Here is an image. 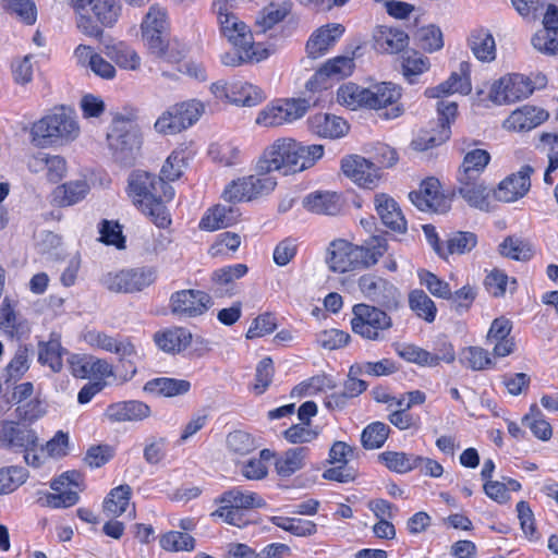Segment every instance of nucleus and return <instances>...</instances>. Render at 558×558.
Wrapping results in <instances>:
<instances>
[{
	"label": "nucleus",
	"mask_w": 558,
	"mask_h": 558,
	"mask_svg": "<svg viewBox=\"0 0 558 558\" xmlns=\"http://www.w3.org/2000/svg\"><path fill=\"white\" fill-rule=\"evenodd\" d=\"M276 457V452L270 449H263L258 457L248 459L242 464V475L251 481H259L268 475V463Z\"/></svg>",
	"instance_id": "obj_64"
},
{
	"label": "nucleus",
	"mask_w": 558,
	"mask_h": 558,
	"mask_svg": "<svg viewBox=\"0 0 558 558\" xmlns=\"http://www.w3.org/2000/svg\"><path fill=\"white\" fill-rule=\"evenodd\" d=\"M248 272L246 264L238 263L215 269L210 275V282L221 295L233 296L239 292L236 280Z\"/></svg>",
	"instance_id": "obj_37"
},
{
	"label": "nucleus",
	"mask_w": 558,
	"mask_h": 558,
	"mask_svg": "<svg viewBox=\"0 0 558 558\" xmlns=\"http://www.w3.org/2000/svg\"><path fill=\"white\" fill-rule=\"evenodd\" d=\"M88 342L92 347L117 354L121 361L137 353L130 338H114L104 331L89 332Z\"/></svg>",
	"instance_id": "obj_41"
},
{
	"label": "nucleus",
	"mask_w": 558,
	"mask_h": 558,
	"mask_svg": "<svg viewBox=\"0 0 558 558\" xmlns=\"http://www.w3.org/2000/svg\"><path fill=\"white\" fill-rule=\"evenodd\" d=\"M133 205L158 228H169L172 219L167 205L174 198V189L162 178L144 171L131 172L126 187Z\"/></svg>",
	"instance_id": "obj_2"
},
{
	"label": "nucleus",
	"mask_w": 558,
	"mask_h": 558,
	"mask_svg": "<svg viewBox=\"0 0 558 558\" xmlns=\"http://www.w3.org/2000/svg\"><path fill=\"white\" fill-rule=\"evenodd\" d=\"M522 485L519 481L512 478V477H506L505 482L499 481H486L483 484V490L485 495L490 498L492 500L502 505L510 501L511 492H519L521 490Z\"/></svg>",
	"instance_id": "obj_62"
},
{
	"label": "nucleus",
	"mask_w": 558,
	"mask_h": 558,
	"mask_svg": "<svg viewBox=\"0 0 558 558\" xmlns=\"http://www.w3.org/2000/svg\"><path fill=\"white\" fill-rule=\"evenodd\" d=\"M320 144L304 145L293 137H279L268 145L257 161V169L264 174L278 171L284 175L307 170L324 156Z\"/></svg>",
	"instance_id": "obj_3"
},
{
	"label": "nucleus",
	"mask_w": 558,
	"mask_h": 558,
	"mask_svg": "<svg viewBox=\"0 0 558 558\" xmlns=\"http://www.w3.org/2000/svg\"><path fill=\"white\" fill-rule=\"evenodd\" d=\"M535 90V83L529 76L512 73L500 77L493 86L494 99L512 104L527 98Z\"/></svg>",
	"instance_id": "obj_20"
},
{
	"label": "nucleus",
	"mask_w": 558,
	"mask_h": 558,
	"mask_svg": "<svg viewBox=\"0 0 558 558\" xmlns=\"http://www.w3.org/2000/svg\"><path fill=\"white\" fill-rule=\"evenodd\" d=\"M0 329L11 339H20L26 332V326L19 322L14 306L4 298L0 306Z\"/></svg>",
	"instance_id": "obj_61"
},
{
	"label": "nucleus",
	"mask_w": 558,
	"mask_h": 558,
	"mask_svg": "<svg viewBox=\"0 0 558 558\" xmlns=\"http://www.w3.org/2000/svg\"><path fill=\"white\" fill-rule=\"evenodd\" d=\"M357 287L361 293L383 307L392 308L397 307V288L387 279L373 275H362L357 280Z\"/></svg>",
	"instance_id": "obj_22"
},
{
	"label": "nucleus",
	"mask_w": 558,
	"mask_h": 558,
	"mask_svg": "<svg viewBox=\"0 0 558 558\" xmlns=\"http://www.w3.org/2000/svg\"><path fill=\"white\" fill-rule=\"evenodd\" d=\"M345 27L340 23H328L315 29L308 37L305 50L311 59L325 56L343 36Z\"/></svg>",
	"instance_id": "obj_28"
},
{
	"label": "nucleus",
	"mask_w": 558,
	"mask_h": 558,
	"mask_svg": "<svg viewBox=\"0 0 558 558\" xmlns=\"http://www.w3.org/2000/svg\"><path fill=\"white\" fill-rule=\"evenodd\" d=\"M204 113V105L196 99L179 101L168 107L155 121L156 132L175 135L193 126Z\"/></svg>",
	"instance_id": "obj_8"
},
{
	"label": "nucleus",
	"mask_w": 558,
	"mask_h": 558,
	"mask_svg": "<svg viewBox=\"0 0 558 558\" xmlns=\"http://www.w3.org/2000/svg\"><path fill=\"white\" fill-rule=\"evenodd\" d=\"M409 198L422 211L446 213L451 205V199L441 190L439 180L434 177L423 180L420 189L412 191Z\"/></svg>",
	"instance_id": "obj_17"
},
{
	"label": "nucleus",
	"mask_w": 558,
	"mask_h": 558,
	"mask_svg": "<svg viewBox=\"0 0 558 558\" xmlns=\"http://www.w3.org/2000/svg\"><path fill=\"white\" fill-rule=\"evenodd\" d=\"M270 522L290 534L299 537L314 535L317 532V524L314 521L301 518L274 515Z\"/></svg>",
	"instance_id": "obj_59"
},
{
	"label": "nucleus",
	"mask_w": 558,
	"mask_h": 558,
	"mask_svg": "<svg viewBox=\"0 0 558 558\" xmlns=\"http://www.w3.org/2000/svg\"><path fill=\"white\" fill-rule=\"evenodd\" d=\"M374 205L377 215L387 228L399 233L407 231V220L393 197L386 193H377L374 196Z\"/></svg>",
	"instance_id": "obj_36"
},
{
	"label": "nucleus",
	"mask_w": 558,
	"mask_h": 558,
	"mask_svg": "<svg viewBox=\"0 0 558 558\" xmlns=\"http://www.w3.org/2000/svg\"><path fill=\"white\" fill-rule=\"evenodd\" d=\"M51 113L59 145L75 141L81 133V128L73 111L65 106H58L52 109Z\"/></svg>",
	"instance_id": "obj_40"
},
{
	"label": "nucleus",
	"mask_w": 558,
	"mask_h": 558,
	"mask_svg": "<svg viewBox=\"0 0 558 558\" xmlns=\"http://www.w3.org/2000/svg\"><path fill=\"white\" fill-rule=\"evenodd\" d=\"M105 54L120 69L136 71L141 66V57L125 41H118L105 46Z\"/></svg>",
	"instance_id": "obj_49"
},
{
	"label": "nucleus",
	"mask_w": 558,
	"mask_h": 558,
	"mask_svg": "<svg viewBox=\"0 0 558 558\" xmlns=\"http://www.w3.org/2000/svg\"><path fill=\"white\" fill-rule=\"evenodd\" d=\"M408 45L409 36L401 28L381 25L374 33V48L380 53H399Z\"/></svg>",
	"instance_id": "obj_39"
},
{
	"label": "nucleus",
	"mask_w": 558,
	"mask_h": 558,
	"mask_svg": "<svg viewBox=\"0 0 558 558\" xmlns=\"http://www.w3.org/2000/svg\"><path fill=\"white\" fill-rule=\"evenodd\" d=\"M357 245L344 239L332 240L326 252V264L330 271L345 274L361 269Z\"/></svg>",
	"instance_id": "obj_19"
},
{
	"label": "nucleus",
	"mask_w": 558,
	"mask_h": 558,
	"mask_svg": "<svg viewBox=\"0 0 558 558\" xmlns=\"http://www.w3.org/2000/svg\"><path fill=\"white\" fill-rule=\"evenodd\" d=\"M308 109L310 102L306 99H278L262 109L255 122L264 128L280 126L301 119Z\"/></svg>",
	"instance_id": "obj_10"
},
{
	"label": "nucleus",
	"mask_w": 558,
	"mask_h": 558,
	"mask_svg": "<svg viewBox=\"0 0 558 558\" xmlns=\"http://www.w3.org/2000/svg\"><path fill=\"white\" fill-rule=\"evenodd\" d=\"M310 453L307 447H294L275 457V471L279 477H290L305 465Z\"/></svg>",
	"instance_id": "obj_48"
},
{
	"label": "nucleus",
	"mask_w": 558,
	"mask_h": 558,
	"mask_svg": "<svg viewBox=\"0 0 558 558\" xmlns=\"http://www.w3.org/2000/svg\"><path fill=\"white\" fill-rule=\"evenodd\" d=\"M76 26L86 36L102 37V27H112L121 15L119 0H71Z\"/></svg>",
	"instance_id": "obj_5"
},
{
	"label": "nucleus",
	"mask_w": 558,
	"mask_h": 558,
	"mask_svg": "<svg viewBox=\"0 0 558 558\" xmlns=\"http://www.w3.org/2000/svg\"><path fill=\"white\" fill-rule=\"evenodd\" d=\"M499 253L504 257H507L517 262H527L534 256V248L532 244L515 235H508L499 244Z\"/></svg>",
	"instance_id": "obj_55"
},
{
	"label": "nucleus",
	"mask_w": 558,
	"mask_h": 558,
	"mask_svg": "<svg viewBox=\"0 0 558 558\" xmlns=\"http://www.w3.org/2000/svg\"><path fill=\"white\" fill-rule=\"evenodd\" d=\"M132 488L128 484H121L110 489L102 501V511L111 518H119L130 506Z\"/></svg>",
	"instance_id": "obj_50"
},
{
	"label": "nucleus",
	"mask_w": 558,
	"mask_h": 558,
	"mask_svg": "<svg viewBox=\"0 0 558 558\" xmlns=\"http://www.w3.org/2000/svg\"><path fill=\"white\" fill-rule=\"evenodd\" d=\"M414 453L387 450L378 454V461L390 472L407 474L416 469Z\"/></svg>",
	"instance_id": "obj_54"
},
{
	"label": "nucleus",
	"mask_w": 558,
	"mask_h": 558,
	"mask_svg": "<svg viewBox=\"0 0 558 558\" xmlns=\"http://www.w3.org/2000/svg\"><path fill=\"white\" fill-rule=\"evenodd\" d=\"M35 429L21 421L0 420V448L21 452L37 446Z\"/></svg>",
	"instance_id": "obj_18"
},
{
	"label": "nucleus",
	"mask_w": 558,
	"mask_h": 558,
	"mask_svg": "<svg viewBox=\"0 0 558 558\" xmlns=\"http://www.w3.org/2000/svg\"><path fill=\"white\" fill-rule=\"evenodd\" d=\"M357 250H361V254H359L361 269L369 268L377 264L387 252L388 243L380 235H372L362 245H357Z\"/></svg>",
	"instance_id": "obj_56"
},
{
	"label": "nucleus",
	"mask_w": 558,
	"mask_h": 558,
	"mask_svg": "<svg viewBox=\"0 0 558 558\" xmlns=\"http://www.w3.org/2000/svg\"><path fill=\"white\" fill-rule=\"evenodd\" d=\"M74 57L80 66L89 69L96 76L110 81L117 75L114 65L88 45L80 44L74 49Z\"/></svg>",
	"instance_id": "obj_35"
},
{
	"label": "nucleus",
	"mask_w": 558,
	"mask_h": 558,
	"mask_svg": "<svg viewBox=\"0 0 558 558\" xmlns=\"http://www.w3.org/2000/svg\"><path fill=\"white\" fill-rule=\"evenodd\" d=\"M548 117L545 109L524 105L509 114L504 121V128L511 132H529L544 123Z\"/></svg>",
	"instance_id": "obj_32"
},
{
	"label": "nucleus",
	"mask_w": 558,
	"mask_h": 558,
	"mask_svg": "<svg viewBox=\"0 0 558 558\" xmlns=\"http://www.w3.org/2000/svg\"><path fill=\"white\" fill-rule=\"evenodd\" d=\"M241 213L234 206L221 204L209 207L199 220L198 227L204 231H217L229 228L239 221Z\"/></svg>",
	"instance_id": "obj_38"
},
{
	"label": "nucleus",
	"mask_w": 558,
	"mask_h": 558,
	"mask_svg": "<svg viewBox=\"0 0 558 558\" xmlns=\"http://www.w3.org/2000/svg\"><path fill=\"white\" fill-rule=\"evenodd\" d=\"M150 407L141 400H125L109 404L105 415L111 423L138 422L148 418Z\"/></svg>",
	"instance_id": "obj_34"
},
{
	"label": "nucleus",
	"mask_w": 558,
	"mask_h": 558,
	"mask_svg": "<svg viewBox=\"0 0 558 558\" xmlns=\"http://www.w3.org/2000/svg\"><path fill=\"white\" fill-rule=\"evenodd\" d=\"M168 27L166 9L158 4H153L141 24L142 37L146 41L148 49L161 50L162 40L167 38Z\"/></svg>",
	"instance_id": "obj_24"
},
{
	"label": "nucleus",
	"mask_w": 558,
	"mask_h": 558,
	"mask_svg": "<svg viewBox=\"0 0 558 558\" xmlns=\"http://www.w3.org/2000/svg\"><path fill=\"white\" fill-rule=\"evenodd\" d=\"M157 279L154 267H136L110 271L105 275L104 286L116 293H135L151 286Z\"/></svg>",
	"instance_id": "obj_11"
},
{
	"label": "nucleus",
	"mask_w": 558,
	"mask_h": 558,
	"mask_svg": "<svg viewBox=\"0 0 558 558\" xmlns=\"http://www.w3.org/2000/svg\"><path fill=\"white\" fill-rule=\"evenodd\" d=\"M291 11L292 2L289 0L282 3L270 2L259 11L256 24L262 32H267L282 22Z\"/></svg>",
	"instance_id": "obj_53"
},
{
	"label": "nucleus",
	"mask_w": 558,
	"mask_h": 558,
	"mask_svg": "<svg viewBox=\"0 0 558 558\" xmlns=\"http://www.w3.org/2000/svg\"><path fill=\"white\" fill-rule=\"evenodd\" d=\"M460 362L464 367L472 371H484L495 365L493 354L486 349L476 345L463 348Z\"/></svg>",
	"instance_id": "obj_63"
},
{
	"label": "nucleus",
	"mask_w": 558,
	"mask_h": 558,
	"mask_svg": "<svg viewBox=\"0 0 558 558\" xmlns=\"http://www.w3.org/2000/svg\"><path fill=\"white\" fill-rule=\"evenodd\" d=\"M89 192L86 181H69L57 185L50 194V203L54 207H69L83 201Z\"/></svg>",
	"instance_id": "obj_43"
},
{
	"label": "nucleus",
	"mask_w": 558,
	"mask_h": 558,
	"mask_svg": "<svg viewBox=\"0 0 558 558\" xmlns=\"http://www.w3.org/2000/svg\"><path fill=\"white\" fill-rule=\"evenodd\" d=\"M353 453V448L344 441H335L329 450L328 461L335 466L324 471L323 477L338 483H349L355 480V472L348 468V456Z\"/></svg>",
	"instance_id": "obj_29"
},
{
	"label": "nucleus",
	"mask_w": 558,
	"mask_h": 558,
	"mask_svg": "<svg viewBox=\"0 0 558 558\" xmlns=\"http://www.w3.org/2000/svg\"><path fill=\"white\" fill-rule=\"evenodd\" d=\"M187 149L186 147L175 148L166 159L165 163L160 169L159 178L162 181L174 182L183 175V171L187 165Z\"/></svg>",
	"instance_id": "obj_57"
},
{
	"label": "nucleus",
	"mask_w": 558,
	"mask_h": 558,
	"mask_svg": "<svg viewBox=\"0 0 558 558\" xmlns=\"http://www.w3.org/2000/svg\"><path fill=\"white\" fill-rule=\"evenodd\" d=\"M468 46L475 58L482 62H492L496 58V43L493 34L484 27L471 31Z\"/></svg>",
	"instance_id": "obj_47"
},
{
	"label": "nucleus",
	"mask_w": 558,
	"mask_h": 558,
	"mask_svg": "<svg viewBox=\"0 0 558 558\" xmlns=\"http://www.w3.org/2000/svg\"><path fill=\"white\" fill-rule=\"evenodd\" d=\"M306 124L313 135L325 140L344 137L350 131V124L345 119L328 112H317L310 116Z\"/></svg>",
	"instance_id": "obj_26"
},
{
	"label": "nucleus",
	"mask_w": 558,
	"mask_h": 558,
	"mask_svg": "<svg viewBox=\"0 0 558 558\" xmlns=\"http://www.w3.org/2000/svg\"><path fill=\"white\" fill-rule=\"evenodd\" d=\"M366 109L379 111L390 108L385 114L387 119H395L402 114L403 108L399 105L402 88L391 82H380L367 87Z\"/></svg>",
	"instance_id": "obj_16"
},
{
	"label": "nucleus",
	"mask_w": 558,
	"mask_h": 558,
	"mask_svg": "<svg viewBox=\"0 0 558 558\" xmlns=\"http://www.w3.org/2000/svg\"><path fill=\"white\" fill-rule=\"evenodd\" d=\"M533 172L532 166L524 165L517 172L507 175L499 182L496 197L506 203H512L524 197L531 189Z\"/></svg>",
	"instance_id": "obj_27"
},
{
	"label": "nucleus",
	"mask_w": 558,
	"mask_h": 558,
	"mask_svg": "<svg viewBox=\"0 0 558 558\" xmlns=\"http://www.w3.org/2000/svg\"><path fill=\"white\" fill-rule=\"evenodd\" d=\"M512 328V322L506 316H499L492 322L486 335V344L492 347L494 357H506L515 351Z\"/></svg>",
	"instance_id": "obj_25"
},
{
	"label": "nucleus",
	"mask_w": 558,
	"mask_h": 558,
	"mask_svg": "<svg viewBox=\"0 0 558 558\" xmlns=\"http://www.w3.org/2000/svg\"><path fill=\"white\" fill-rule=\"evenodd\" d=\"M477 244V236L469 231H456L445 242V250H441L442 258L449 255H463L471 252Z\"/></svg>",
	"instance_id": "obj_60"
},
{
	"label": "nucleus",
	"mask_w": 558,
	"mask_h": 558,
	"mask_svg": "<svg viewBox=\"0 0 558 558\" xmlns=\"http://www.w3.org/2000/svg\"><path fill=\"white\" fill-rule=\"evenodd\" d=\"M215 504L217 508L210 513L211 518L242 529L251 523L250 512L264 507L266 501L259 494L235 486L219 495Z\"/></svg>",
	"instance_id": "obj_6"
},
{
	"label": "nucleus",
	"mask_w": 558,
	"mask_h": 558,
	"mask_svg": "<svg viewBox=\"0 0 558 558\" xmlns=\"http://www.w3.org/2000/svg\"><path fill=\"white\" fill-rule=\"evenodd\" d=\"M66 349L61 343L59 333L51 332L47 341L38 343V362L47 366L53 373H60L63 369V355Z\"/></svg>",
	"instance_id": "obj_44"
},
{
	"label": "nucleus",
	"mask_w": 558,
	"mask_h": 558,
	"mask_svg": "<svg viewBox=\"0 0 558 558\" xmlns=\"http://www.w3.org/2000/svg\"><path fill=\"white\" fill-rule=\"evenodd\" d=\"M368 89L349 82L339 86L337 101L351 110L366 109Z\"/></svg>",
	"instance_id": "obj_58"
},
{
	"label": "nucleus",
	"mask_w": 558,
	"mask_h": 558,
	"mask_svg": "<svg viewBox=\"0 0 558 558\" xmlns=\"http://www.w3.org/2000/svg\"><path fill=\"white\" fill-rule=\"evenodd\" d=\"M521 423L539 441L547 442L553 438L554 427L536 403L529 407V411L522 416Z\"/></svg>",
	"instance_id": "obj_46"
},
{
	"label": "nucleus",
	"mask_w": 558,
	"mask_h": 558,
	"mask_svg": "<svg viewBox=\"0 0 558 558\" xmlns=\"http://www.w3.org/2000/svg\"><path fill=\"white\" fill-rule=\"evenodd\" d=\"M27 168L34 174L45 173L47 181L56 184L65 177L66 160L60 155L38 151L28 158Z\"/></svg>",
	"instance_id": "obj_30"
},
{
	"label": "nucleus",
	"mask_w": 558,
	"mask_h": 558,
	"mask_svg": "<svg viewBox=\"0 0 558 558\" xmlns=\"http://www.w3.org/2000/svg\"><path fill=\"white\" fill-rule=\"evenodd\" d=\"M234 9V0H214L213 2V11L217 16L220 34L234 49L233 52L228 51L221 54V63L235 68L266 60L271 54V50L265 44L254 40L250 26L236 16Z\"/></svg>",
	"instance_id": "obj_1"
},
{
	"label": "nucleus",
	"mask_w": 558,
	"mask_h": 558,
	"mask_svg": "<svg viewBox=\"0 0 558 558\" xmlns=\"http://www.w3.org/2000/svg\"><path fill=\"white\" fill-rule=\"evenodd\" d=\"M191 383L186 379L172 377H156L144 384L146 393L163 398H174L186 395L191 390Z\"/></svg>",
	"instance_id": "obj_45"
},
{
	"label": "nucleus",
	"mask_w": 558,
	"mask_h": 558,
	"mask_svg": "<svg viewBox=\"0 0 558 558\" xmlns=\"http://www.w3.org/2000/svg\"><path fill=\"white\" fill-rule=\"evenodd\" d=\"M29 134L31 141L36 147L47 148L59 146L51 112L35 121L31 126Z\"/></svg>",
	"instance_id": "obj_52"
},
{
	"label": "nucleus",
	"mask_w": 558,
	"mask_h": 558,
	"mask_svg": "<svg viewBox=\"0 0 558 558\" xmlns=\"http://www.w3.org/2000/svg\"><path fill=\"white\" fill-rule=\"evenodd\" d=\"M210 90L217 99L247 107L256 106L265 98L259 87L242 81L215 82Z\"/></svg>",
	"instance_id": "obj_14"
},
{
	"label": "nucleus",
	"mask_w": 558,
	"mask_h": 558,
	"mask_svg": "<svg viewBox=\"0 0 558 558\" xmlns=\"http://www.w3.org/2000/svg\"><path fill=\"white\" fill-rule=\"evenodd\" d=\"M438 124L437 129L423 131L413 140L412 146L415 150L424 151L441 145L450 138L451 124L458 117V104L454 101L439 100L437 102Z\"/></svg>",
	"instance_id": "obj_12"
},
{
	"label": "nucleus",
	"mask_w": 558,
	"mask_h": 558,
	"mask_svg": "<svg viewBox=\"0 0 558 558\" xmlns=\"http://www.w3.org/2000/svg\"><path fill=\"white\" fill-rule=\"evenodd\" d=\"M459 70V73L452 72L445 82L435 87L427 88L425 95L429 98H444L454 93H460L462 95L470 94L472 90L470 63L466 61L461 62Z\"/></svg>",
	"instance_id": "obj_33"
},
{
	"label": "nucleus",
	"mask_w": 558,
	"mask_h": 558,
	"mask_svg": "<svg viewBox=\"0 0 558 558\" xmlns=\"http://www.w3.org/2000/svg\"><path fill=\"white\" fill-rule=\"evenodd\" d=\"M66 362L70 374L77 379H107L113 375L110 363L92 354L71 353Z\"/></svg>",
	"instance_id": "obj_21"
},
{
	"label": "nucleus",
	"mask_w": 558,
	"mask_h": 558,
	"mask_svg": "<svg viewBox=\"0 0 558 558\" xmlns=\"http://www.w3.org/2000/svg\"><path fill=\"white\" fill-rule=\"evenodd\" d=\"M304 208L316 215H338L343 208V201L340 194L328 191H315L310 193L303 201Z\"/></svg>",
	"instance_id": "obj_42"
},
{
	"label": "nucleus",
	"mask_w": 558,
	"mask_h": 558,
	"mask_svg": "<svg viewBox=\"0 0 558 558\" xmlns=\"http://www.w3.org/2000/svg\"><path fill=\"white\" fill-rule=\"evenodd\" d=\"M192 340V332L182 326L166 327L153 336V341L160 351L173 355L186 350Z\"/></svg>",
	"instance_id": "obj_31"
},
{
	"label": "nucleus",
	"mask_w": 558,
	"mask_h": 558,
	"mask_svg": "<svg viewBox=\"0 0 558 558\" xmlns=\"http://www.w3.org/2000/svg\"><path fill=\"white\" fill-rule=\"evenodd\" d=\"M350 327L362 340L381 342L390 333L393 319L383 306L362 302L352 306Z\"/></svg>",
	"instance_id": "obj_7"
},
{
	"label": "nucleus",
	"mask_w": 558,
	"mask_h": 558,
	"mask_svg": "<svg viewBox=\"0 0 558 558\" xmlns=\"http://www.w3.org/2000/svg\"><path fill=\"white\" fill-rule=\"evenodd\" d=\"M275 178L264 174H250L232 180L223 190L222 198L231 204L251 202L275 190Z\"/></svg>",
	"instance_id": "obj_9"
},
{
	"label": "nucleus",
	"mask_w": 558,
	"mask_h": 558,
	"mask_svg": "<svg viewBox=\"0 0 558 558\" xmlns=\"http://www.w3.org/2000/svg\"><path fill=\"white\" fill-rule=\"evenodd\" d=\"M410 310L427 324L435 322L438 308L433 299L422 289H413L408 294Z\"/></svg>",
	"instance_id": "obj_51"
},
{
	"label": "nucleus",
	"mask_w": 558,
	"mask_h": 558,
	"mask_svg": "<svg viewBox=\"0 0 558 558\" xmlns=\"http://www.w3.org/2000/svg\"><path fill=\"white\" fill-rule=\"evenodd\" d=\"M109 145L120 151L132 150L141 145L138 125L133 117L117 114L107 135Z\"/></svg>",
	"instance_id": "obj_23"
},
{
	"label": "nucleus",
	"mask_w": 558,
	"mask_h": 558,
	"mask_svg": "<svg viewBox=\"0 0 558 558\" xmlns=\"http://www.w3.org/2000/svg\"><path fill=\"white\" fill-rule=\"evenodd\" d=\"M490 154L483 148L468 151L457 171V191L459 195L472 207L480 209L489 205L490 190L483 179Z\"/></svg>",
	"instance_id": "obj_4"
},
{
	"label": "nucleus",
	"mask_w": 558,
	"mask_h": 558,
	"mask_svg": "<svg viewBox=\"0 0 558 558\" xmlns=\"http://www.w3.org/2000/svg\"><path fill=\"white\" fill-rule=\"evenodd\" d=\"M340 170L345 178L362 189L374 190L381 179V172L376 165L357 154L342 157Z\"/></svg>",
	"instance_id": "obj_15"
},
{
	"label": "nucleus",
	"mask_w": 558,
	"mask_h": 558,
	"mask_svg": "<svg viewBox=\"0 0 558 558\" xmlns=\"http://www.w3.org/2000/svg\"><path fill=\"white\" fill-rule=\"evenodd\" d=\"M214 305L209 293L199 289H182L169 299L171 313L179 318H197L205 315Z\"/></svg>",
	"instance_id": "obj_13"
}]
</instances>
